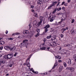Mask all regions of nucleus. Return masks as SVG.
I'll return each instance as SVG.
<instances>
[{"mask_svg": "<svg viewBox=\"0 0 76 76\" xmlns=\"http://www.w3.org/2000/svg\"><path fill=\"white\" fill-rule=\"evenodd\" d=\"M33 73H34L35 74H38V71H36V72H35L33 70Z\"/></svg>", "mask_w": 76, "mask_h": 76, "instance_id": "c756f323", "label": "nucleus"}, {"mask_svg": "<svg viewBox=\"0 0 76 76\" xmlns=\"http://www.w3.org/2000/svg\"><path fill=\"white\" fill-rule=\"evenodd\" d=\"M71 1V0H68V2L70 3Z\"/></svg>", "mask_w": 76, "mask_h": 76, "instance_id": "e2e57ef3", "label": "nucleus"}, {"mask_svg": "<svg viewBox=\"0 0 76 76\" xmlns=\"http://www.w3.org/2000/svg\"><path fill=\"white\" fill-rule=\"evenodd\" d=\"M46 38L47 39H50V38H51V35L48 36Z\"/></svg>", "mask_w": 76, "mask_h": 76, "instance_id": "473e14b6", "label": "nucleus"}, {"mask_svg": "<svg viewBox=\"0 0 76 76\" xmlns=\"http://www.w3.org/2000/svg\"><path fill=\"white\" fill-rule=\"evenodd\" d=\"M5 33L6 34H7L8 33V31H6Z\"/></svg>", "mask_w": 76, "mask_h": 76, "instance_id": "680f3d73", "label": "nucleus"}, {"mask_svg": "<svg viewBox=\"0 0 76 76\" xmlns=\"http://www.w3.org/2000/svg\"><path fill=\"white\" fill-rule=\"evenodd\" d=\"M52 19H54V18L56 17L55 16H53V15H52Z\"/></svg>", "mask_w": 76, "mask_h": 76, "instance_id": "13d9d810", "label": "nucleus"}, {"mask_svg": "<svg viewBox=\"0 0 76 76\" xmlns=\"http://www.w3.org/2000/svg\"><path fill=\"white\" fill-rule=\"evenodd\" d=\"M29 28H31V27H32V26H31V23L29 24Z\"/></svg>", "mask_w": 76, "mask_h": 76, "instance_id": "a19ab883", "label": "nucleus"}, {"mask_svg": "<svg viewBox=\"0 0 76 76\" xmlns=\"http://www.w3.org/2000/svg\"><path fill=\"white\" fill-rule=\"evenodd\" d=\"M74 22H75V20L74 19H73L72 20V21L71 22V23H74Z\"/></svg>", "mask_w": 76, "mask_h": 76, "instance_id": "37998d69", "label": "nucleus"}, {"mask_svg": "<svg viewBox=\"0 0 76 76\" xmlns=\"http://www.w3.org/2000/svg\"><path fill=\"white\" fill-rule=\"evenodd\" d=\"M27 41H28V39H25L23 40V42H27Z\"/></svg>", "mask_w": 76, "mask_h": 76, "instance_id": "4c0bfd02", "label": "nucleus"}, {"mask_svg": "<svg viewBox=\"0 0 76 76\" xmlns=\"http://www.w3.org/2000/svg\"><path fill=\"white\" fill-rule=\"evenodd\" d=\"M4 44V42L2 41H0V45H3Z\"/></svg>", "mask_w": 76, "mask_h": 76, "instance_id": "f3484780", "label": "nucleus"}, {"mask_svg": "<svg viewBox=\"0 0 76 76\" xmlns=\"http://www.w3.org/2000/svg\"><path fill=\"white\" fill-rule=\"evenodd\" d=\"M17 54H18V53H15L14 55V57H16V55H17Z\"/></svg>", "mask_w": 76, "mask_h": 76, "instance_id": "a18cd8bd", "label": "nucleus"}, {"mask_svg": "<svg viewBox=\"0 0 76 76\" xmlns=\"http://www.w3.org/2000/svg\"><path fill=\"white\" fill-rule=\"evenodd\" d=\"M63 69V66H60L59 67V72H60L62 70V69Z\"/></svg>", "mask_w": 76, "mask_h": 76, "instance_id": "4468645a", "label": "nucleus"}, {"mask_svg": "<svg viewBox=\"0 0 76 76\" xmlns=\"http://www.w3.org/2000/svg\"><path fill=\"white\" fill-rule=\"evenodd\" d=\"M55 58L57 59H61V56H55Z\"/></svg>", "mask_w": 76, "mask_h": 76, "instance_id": "2eb2a0df", "label": "nucleus"}, {"mask_svg": "<svg viewBox=\"0 0 76 76\" xmlns=\"http://www.w3.org/2000/svg\"><path fill=\"white\" fill-rule=\"evenodd\" d=\"M31 8H32V9H34V6H31Z\"/></svg>", "mask_w": 76, "mask_h": 76, "instance_id": "5fc2aeb1", "label": "nucleus"}, {"mask_svg": "<svg viewBox=\"0 0 76 76\" xmlns=\"http://www.w3.org/2000/svg\"><path fill=\"white\" fill-rule=\"evenodd\" d=\"M66 31V29L64 28H63L61 29V31L62 33H63L64 31Z\"/></svg>", "mask_w": 76, "mask_h": 76, "instance_id": "6ab92c4d", "label": "nucleus"}, {"mask_svg": "<svg viewBox=\"0 0 76 76\" xmlns=\"http://www.w3.org/2000/svg\"><path fill=\"white\" fill-rule=\"evenodd\" d=\"M40 50H45L46 49V48L45 47H42V48H40Z\"/></svg>", "mask_w": 76, "mask_h": 76, "instance_id": "2f4dec72", "label": "nucleus"}, {"mask_svg": "<svg viewBox=\"0 0 76 76\" xmlns=\"http://www.w3.org/2000/svg\"><path fill=\"white\" fill-rule=\"evenodd\" d=\"M3 46H1L0 47V50H3Z\"/></svg>", "mask_w": 76, "mask_h": 76, "instance_id": "49530a36", "label": "nucleus"}, {"mask_svg": "<svg viewBox=\"0 0 76 76\" xmlns=\"http://www.w3.org/2000/svg\"><path fill=\"white\" fill-rule=\"evenodd\" d=\"M44 74L45 75H48V74L47 72L44 73Z\"/></svg>", "mask_w": 76, "mask_h": 76, "instance_id": "0e129e2a", "label": "nucleus"}, {"mask_svg": "<svg viewBox=\"0 0 76 76\" xmlns=\"http://www.w3.org/2000/svg\"><path fill=\"white\" fill-rule=\"evenodd\" d=\"M15 50H16V47H13L12 48H10V51H14Z\"/></svg>", "mask_w": 76, "mask_h": 76, "instance_id": "9b49d317", "label": "nucleus"}, {"mask_svg": "<svg viewBox=\"0 0 76 76\" xmlns=\"http://www.w3.org/2000/svg\"><path fill=\"white\" fill-rule=\"evenodd\" d=\"M41 23H42V20H41V21L39 22L38 23V22L37 21L34 20L33 22V24L34 25L37 26V27H39V26L41 25Z\"/></svg>", "mask_w": 76, "mask_h": 76, "instance_id": "f257e3e1", "label": "nucleus"}, {"mask_svg": "<svg viewBox=\"0 0 76 76\" xmlns=\"http://www.w3.org/2000/svg\"><path fill=\"white\" fill-rule=\"evenodd\" d=\"M23 33L24 34H29V31L28 30H24Z\"/></svg>", "mask_w": 76, "mask_h": 76, "instance_id": "9d476101", "label": "nucleus"}, {"mask_svg": "<svg viewBox=\"0 0 76 76\" xmlns=\"http://www.w3.org/2000/svg\"><path fill=\"white\" fill-rule=\"evenodd\" d=\"M8 39H9V40H13V38H8Z\"/></svg>", "mask_w": 76, "mask_h": 76, "instance_id": "ea45409f", "label": "nucleus"}, {"mask_svg": "<svg viewBox=\"0 0 76 76\" xmlns=\"http://www.w3.org/2000/svg\"><path fill=\"white\" fill-rule=\"evenodd\" d=\"M7 56L8 57V59H10L12 58L13 57V54L12 53H10L7 54Z\"/></svg>", "mask_w": 76, "mask_h": 76, "instance_id": "423d86ee", "label": "nucleus"}, {"mask_svg": "<svg viewBox=\"0 0 76 76\" xmlns=\"http://www.w3.org/2000/svg\"><path fill=\"white\" fill-rule=\"evenodd\" d=\"M50 27V25H49V24H48L44 27V29H48V28H49Z\"/></svg>", "mask_w": 76, "mask_h": 76, "instance_id": "f8f14e48", "label": "nucleus"}, {"mask_svg": "<svg viewBox=\"0 0 76 76\" xmlns=\"http://www.w3.org/2000/svg\"><path fill=\"white\" fill-rule=\"evenodd\" d=\"M54 66H57V62H55V64H54Z\"/></svg>", "mask_w": 76, "mask_h": 76, "instance_id": "de8ad7c7", "label": "nucleus"}, {"mask_svg": "<svg viewBox=\"0 0 76 76\" xmlns=\"http://www.w3.org/2000/svg\"><path fill=\"white\" fill-rule=\"evenodd\" d=\"M28 45V43L27 42H23L20 43V47L22 48V47H26Z\"/></svg>", "mask_w": 76, "mask_h": 76, "instance_id": "7ed1b4c3", "label": "nucleus"}, {"mask_svg": "<svg viewBox=\"0 0 76 76\" xmlns=\"http://www.w3.org/2000/svg\"><path fill=\"white\" fill-rule=\"evenodd\" d=\"M65 4V1H64V2H63L62 3V4H61V5H63L64 4Z\"/></svg>", "mask_w": 76, "mask_h": 76, "instance_id": "3c124183", "label": "nucleus"}, {"mask_svg": "<svg viewBox=\"0 0 76 76\" xmlns=\"http://www.w3.org/2000/svg\"><path fill=\"white\" fill-rule=\"evenodd\" d=\"M20 34V33H13L12 34V35H19Z\"/></svg>", "mask_w": 76, "mask_h": 76, "instance_id": "aec40b11", "label": "nucleus"}, {"mask_svg": "<svg viewBox=\"0 0 76 76\" xmlns=\"http://www.w3.org/2000/svg\"><path fill=\"white\" fill-rule=\"evenodd\" d=\"M34 16H35V17H36V18L38 17V15L37 13H35L34 14Z\"/></svg>", "mask_w": 76, "mask_h": 76, "instance_id": "c9c22d12", "label": "nucleus"}, {"mask_svg": "<svg viewBox=\"0 0 76 76\" xmlns=\"http://www.w3.org/2000/svg\"><path fill=\"white\" fill-rule=\"evenodd\" d=\"M71 69V67H67L66 68V69H67V70H70Z\"/></svg>", "mask_w": 76, "mask_h": 76, "instance_id": "79ce46f5", "label": "nucleus"}, {"mask_svg": "<svg viewBox=\"0 0 76 76\" xmlns=\"http://www.w3.org/2000/svg\"><path fill=\"white\" fill-rule=\"evenodd\" d=\"M40 21L42 20H42H43L42 19L43 18V16H40Z\"/></svg>", "mask_w": 76, "mask_h": 76, "instance_id": "e433bc0d", "label": "nucleus"}, {"mask_svg": "<svg viewBox=\"0 0 76 76\" xmlns=\"http://www.w3.org/2000/svg\"><path fill=\"white\" fill-rule=\"evenodd\" d=\"M54 20V19L53 18H51L50 20V22H53Z\"/></svg>", "mask_w": 76, "mask_h": 76, "instance_id": "09e8293b", "label": "nucleus"}, {"mask_svg": "<svg viewBox=\"0 0 76 76\" xmlns=\"http://www.w3.org/2000/svg\"><path fill=\"white\" fill-rule=\"evenodd\" d=\"M57 3V1L52 2V4L48 7V9H50V8H51V7H52L53 6H55L56 5L55 4H56Z\"/></svg>", "mask_w": 76, "mask_h": 76, "instance_id": "20e7f679", "label": "nucleus"}, {"mask_svg": "<svg viewBox=\"0 0 76 76\" xmlns=\"http://www.w3.org/2000/svg\"><path fill=\"white\" fill-rule=\"evenodd\" d=\"M43 4V2L42 0H38L37 1V4L39 5H41Z\"/></svg>", "mask_w": 76, "mask_h": 76, "instance_id": "6e6552de", "label": "nucleus"}, {"mask_svg": "<svg viewBox=\"0 0 76 76\" xmlns=\"http://www.w3.org/2000/svg\"><path fill=\"white\" fill-rule=\"evenodd\" d=\"M43 41L44 42H45L46 41H47V39L44 38L43 39Z\"/></svg>", "mask_w": 76, "mask_h": 76, "instance_id": "c03bdc74", "label": "nucleus"}, {"mask_svg": "<svg viewBox=\"0 0 76 76\" xmlns=\"http://www.w3.org/2000/svg\"><path fill=\"white\" fill-rule=\"evenodd\" d=\"M70 70H71V72H73L74 70H75V69L73 67L71 68V69H70Z\"/></svg>", "mask_w": 76, "mask_h": 76, "instance_id": "7c9ffc66", "label": "nucleus"}, {"mask_svg": "<svg viewBox=\"0 0 76 76\" xmlns=\"http://www.w3.org/2000/svg\"><path fill=\"white\" fill-rule=\"evenodd\" d=\"M51 42L49 44V45L50 46H52V47H56V46H57V43H56L54 42Z\"/></svg>", "mask_w": 76, "mask_h": 76, "instance_id": "39448f33", "label": "nucleus"}, {"mask_svg": "<svg viewBox=\"0 0 76 76\" xmlns=\"http://www.w3.org/2000/svg\"><path fill=\"white\" fill-rule=\"evenodd\" d=\"M75 32V30H72L71 31V34H73Z\"/></svg>", "mask_w": 76, "mask_h": 76, "instance_id": "a878e982", "label": "nucleus"}, {"mask_svg": "<svg viewBox=\"0 0 76 76\" xmlns=\"http://www.w3.org/2000/svg\"><path fill=\"white\" fill-rule=\"evenodd\" d=\"M58 62H59V63H61V61L60 60H58Z\"/></svg>", "mask_w": 76, "mask_h": 76, "instance_id": "6e6d98bb", "label": "nucleus"}, {"mask_svg": "<svg viewBox=\"0 0 76 76\" xmlns=\"http://www.w3.org/2000/svg\"><path fill=\"white\" fill-rule=\"evenodd\" d=\"M4 48L7 51H9L10 50V47H9V46H7L4 47Z\"/></svg>", "mask_w": 76, "mask_h": 76, "instance_id": "1a4fd4ad", "label": "nucleus"}, {"mask_svg": "<svg viewBox=\"0 0 76 76\" xmlns=\"http://www.w3.org/2000/svg\"><path fill=\"white\" fill-rule=\"evenodd\" d=\"M45 31L43 33V34H46V33H47V32L48 31V29H47V28H45Z\"/></svg>", "mask_w": 76, "mask_h": 76, "instance_id": "ddd939ff", "label": "nucleus"}, {"mask_svg": "<svg viewBox=\"0 0 76 76\" xmlns=\"http://www.w3.org/2000/svg\"><path fill=\"white\" fill-rule=\"evenodd\" d=\"M0 61L1 63H2L3 64H4V61H3L2 60V59H0Z\"/></svg>", "mask_w": 76, "mask_h": 76, "instance_id": "72a5a7b5", "label": "nucleus"}, {"mask_svg": "<svg viewBox=\"0 0 76 76\" xmlns=\"http://www.w3.org/2000/svg\"><path fill=\"white\" fill-rule=\"evenodd\" d=\"M61 10V8L60 7L58 9H57V10L58 11H60V10Z\"/></svg>", "mask_w": 76, "mask_h": 76, "instance_id": "f704fd0d", "label": "nucleus"}, {"mask_svg": "<svg viewBox=\"0 0 76 76\" xmlns=\"http://www.w3.org/2000/svg\"><path fill=\"white\" fill-rule=\"evenodd\" d=\"M62 22V21H61L60 22H59L58 23V24H60Z\"/></svg>", "mask_w": 76, "mask_h": 76, "instance_id": "774afa93", "label": "nucleus"}, {"mask_svg": "<svg viewBox=\"0 0 76 76\" xmlns=\"http://www.w3.org/2000/svg\"><path fill=\"white\" fill-rule=\"evenodd\" d=\"M66 46L67 47H70V45L69 44H68L66 45Z\"/></svg>", "mask_w": 76, "mask_h": 76, "instance_id": "8fccbe9b", "label": "nucleus"}, {"mask_svg": "<svg viewBox=\"0 0 76 76\" xmlns=\"http://www.w3.org/2000/svg\"><path fill=\"white\" fill-rule=\"evenodd\" d=\"M31 55H32L31 54L30 55V56L29 58L27 59L26 61V63L27 64H28V62L29 61H29V59L31 58Z\"/></svg>", "mask_w": 76, "mask_h": 76, "instance_id": "dca6fc26", "label": "nucleus"}, {"mask_svg": "<svg viewBox=\"0 0 76 76\" xmlns=\"http://www.w3.org/2000/svg\"><path fill=\"white\" fill-rule=\"evenodd\" d=\"M13 64H14V63H13V62L12 61L11 62V64H10L9 65V66L10 67H12V66Z\"/></svg>", "mask_w": 76, "mask_h": 76, "instance_id": "4be33fe9", "label": "nucleus"}, {"mask_svg": "<svg viewBox=\"0 0 76 76\" xmlns=\"http://www.w3.org/2000/svg\"><path fill=\"white\" fill-rule=\"evenodd\" d=\"M3 58H8V57H7V55L5 56H4L3 57Z\"/></svg>", "mask_w": 76, "mask_h": 76, "instance_id": "c85d7f7f", "label": "nucleus"}, {"mask_svg": "<svg viewBox=\"0 0 76 76\" xmlns=\"http://www.w3.org/2000/svg\"><path fill=\"white\" fill-rule=\"evenodd\" d=\"M63 64H64V66L65 67H67V64H66V62H64Z\"/></svg>", "mask_w": 76, "mask_h": 76, "instance_id": "b1692460", "label": "nucleus"}, {"mask_svg": "<svg viewBox=\"0 0 76 76\" xmlns=\"http://www.w3.org/2000/svg\"><path fill=\"white\" fill-rule=\"evenodd\" d=\"M53 15H50V17L48 18V19H53Z\"/></svg>", "mask_w": 76, "mask_h": 76, "instance_id": "58836bf2", "label": "nucleus"}, {"mask_svg": "<svg viewBox=\"0 0 76 76\" xmlns=\"http://www.w3.org/2000/svg\"><path fill=\"white\" fill-rule=\"evenodd\" d=\"M73 58L75 59V61H76V54L74 55L73 56Z\"/></svg>", "mask_w": 76, "mask_h": 76, "instance_id": "412c9836", "label": "nucleus"}, {"mask_svg": "<svg viewBox=\"0 0 76 76\" xmlns=\"http://www.w3.org/2000/svg\"><path fill=\"white\" fill-rule=\"evenodd\" d=\"M55 67H56V66H54V65L53 67L52 68V69H54L55 68Z\"/></svg>", "mask_w": 76, "mask_h": 76, "instance_id": "bf43d9fd", "label": "nucleus"}, {"mask_svg": "<svg viewBox=\"0 0 76 76\" xmlns=\"http://www.w3.org/2000/svg\"><path fill=\"white\" fill-rule=\"evenodd\" d=\"M64 35L62 34H61V38H63Z\"/></svg>", "mask_w": 76, "mask_h": 76, "instance_id": "603ef678", "label": "nucleus"}, {"mask_svg": "<svg viewBox=\"0 0 76 76\" xmlns=\"http://www.w3.org/2000/svg\"><path fill=\"white\" fill-rule=\"evenodd\" d=\"M66 62L67 63H68L69 64H71V60L70 59L68 58L66 59Z\"/></svg>", "mask_w": 76, "mask_h": 76, "instance_id": "0eeeda50", "label": "nucleus"}, {"mask_svg": "<svg viewBox=\"0 0 76 76\" xmlns=\"http://www.w3.org/2000/svg\"><path fill=\"white\" fill-rule=\"evenodd\" d=\"M28 70H29V71H30V72H31V69L30 68H28Z\"/></svg>", "mask_w": 76, "mask_h": 76, "instance_id": "4d7b16f0", "label": "nucleus"}, {"mask_svg": "<svg viewBox=\"0 0 76 76\" xmlns=\"http://www.w3.org/2000/svg\"><path fill=\"white\" fill-rule=\"evenodd\" d=\"M62 9L63 10H65V8L64 7H62Z\"/></svg>", "mask_w": 76, "mask_h": 76, "instance_id": "864d4df0", "label": "nucleus"}, {"mask_svg": "<svg viewBox=\"0 0 76 76\" xmlns=\"http://www.w3.org/2000/svg\"><path fill=\"white\" fill-rule=\"evenodd\" d=\"M39 35V33H38L37 34L35 35V37H38Z\"/></svg>", "mask_w": 76, "mask_h": 76, "instance_id": "bb28decb", "label": "nucleus"}, {"mask_svg": "<svg viewBox=\"0 0 76 76\" xmlns=\"http://www.w3.org/2000/svg\"><path fill=\"white\" fill-rule=\"evenodd\" d=\"M27 66L28 67H31V66H30V64H29V61H28V63L27 64Z\"/></svg>", "mask_w": 76, "mask_h": 76, "instance_id": "5701e85b", "label": "nucleus"}, {"mask_svg": "<svg viewBox=\"0 0 76 76\" xmlns=\"http://www.w3.org/2000/svg\"><path fill=\"white\" fill-rule=\"evenodd\" d=\"M57 8H56L55 10L53 11L52 13L53 14H54V13H55L56 12V11H57Z\"/></svg>", "mask_w": 76, "mask_h": 76, "instance_id": "a211bd4d", "label": "nucleus"}, {"mask_svg": "<svg viewBox=\"0 0 76 76\" xmlns=\"http://www.w3.org/2000/svg\"><path fill=\"white\" fill-rule=\"evenodd\" d=\"M62 51L63 52H64V54H67L66 53H67V50H63Z\"/></svg>", "mask_w": 76, "mask_h": 76, "instance_id": "cd10ccee", "label": "nucleus"}, {"mask_svg": "<svg viewBox=\"0 0 76 76\" xmlns=\"http://www.w3.org/2000/svg\"><path fill=\"white\" fill-rule=\"evenodd\" d=\"M36 31L38 33H39L40 32V29L39 28H37Z\"/></svg>", "mask_w": 76, "mask_h": 76, "instance_id": "393cba45", "label": "nucleus"}, {"mask_svg": "<svg viewBox=\"0 0 76 76\" xmlns=\"http://www.w3.org/2000/svg\"><path fill=\"white\" fill-rule=\"evenodd\" d=\"M64 5H65V6H67V4L65 3L64 4Z\"/></svg>", "mask_w": 76, "mask_h": 76, "instance_id": "69168bd1", "label": "nucleus"}, {"mask_svg": "<svg viewBox=\"0 0 76 76\" xmlns=\"http://www.w3.org/2000/svg\"><path fill=\"white\" fill-rule=\"evenodd\" d=\"M52 38L51 39V41H52L53 42H57V39H56L57 36L56 35H53Z\"/></svg>", "mask_w": 76, "mask_h": 76, "instance_id": "f03ea898", "label": "nucleus"}, {"mask_svg": "<svg viewBox=\"0 0 76 76\" xmlns=\"http://www.w3.org/2000/svg\"><path fill=\"white\" fill-rule=\"evenodd\" d=\"M31 71H32V72H33V71H34V70L33 69V68H31Z\"/></svg>", "mask_w": 76, "mask_h": 76, "instance_id": "052dcab7", "label": "nucleus"}, {"mask_svg": "<svg viewBox=\"0 0 76 76\" xmlns=\"http://www.w3.org/2000/svg\"><path fill=\"white\" fill-rule=\"evenodd\" d=\"M60 15H61V16H62V15H63V13H62L60 12Z\"/></svg>", "mask_w": 76, "mask_h": 76, "instance_id": "338daca9", "label": "nucleus"}]
</instances>
